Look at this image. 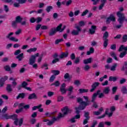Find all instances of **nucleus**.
Masks as SVG:
<instances>
[{
  "label": "nucleus",
  "instance_id": "59",
  "mask_svg": "<svg viewBox=\"0 0 127 127\" xmlns=\"http://www.w3.org/2000/svg\"><path fill=\"white\" fill-rule=\"evenodd\" d=\"M110 49L112 50H116V49H117V45H116V44L111 45Z\"/></svg>",
  "mask_w": 127,
  "mask_h": 127
},
{
  "label": "nucleus",
  "instance_id": "54",
  "mask_svg": "<svg viewBox=\"0 0 127 127\" xmlns=\"http://www.w3.org/2000/svg\"><path fill=\"white\" fill-rule=\"evenodd\" d=\"M36 21V18L34 17H32L30 18V22L31 23H34Z\"/></svg>",
  "mask_w": 127,
  "mask_h": 127
},
{
  "label": "nucleus",
  "instance_id": "10",
  "mask_svg": "<svg viewBox=\"0 0 127 127\" xmlns=\"http://www.w3.org/2000/svg\"><path fill=\"white\" fill-rule=\"evenodd\" d=\"M65 87H66V84L64 83L61 85L60 88V91L62 93V95H64V94H66V93H67V90H66Z\"/></svg>",
  "mask_w": 127,
  "mask_h": 127
},
{
  "label": "nucleus",
  "instance_id": "17",
  "mask_svg": "<svg viewBox=\"0 0 127 127\" xmlns=\"http://www.w3.org/2000/svg\"><path fill=\"white\" fill-rule=\"evenodd\" d=\"M91 63H92V58H89L83 60V64H85V65H87V64H90Z\"/></svg>",
  "mask_w": 127,
  "mask_h": 127
},
{
  "label": "nucleus",
  "instance_id": "55",
  "mask_svg": "<svg viewBox=\"0 0 127 127\" xmlns=\"http://www.w3.org/2000/svg\"><path fill=\"white\" fill-rule=\"evenodd\" d=\"M90 65L86 64L83 67V69L85 71H89V70H90Z\"/></svg>",
  "mask_w": 127,
  "mask_h": 127
},
{
  "label": "nucleus",
  "instance_id": "58",
  "mask_svg": "<svg viewBox=\"0 0 127 127\" xmlns=\"http://www.w3.org/2000/svg\"><path fill=\"white\" fill-rule=\"evenodd\" d=\"M4 10L5 11V12H8V11H9V8H8V6H7V5H4Z\"/></svg>",
  "mask_w": 127,
  "mask_h": 127
},
{
  "label": "nucleus",
  "instance_id": "63",
  "mask_svg": "<svg viewBox=\"0 0 127 127\" xmlns=\"http://www.w3.org/2000/svg\"><path fill=\"white\" fill-rule=\"evenodd\" d=\"M54 95V92L52 91L48 92V97H52V96Z\"/></svg>",
  "mask_w": 127,
  "mask_h": 127
},
{
  "label": "nucleus",
  "instance_id": "56",
  "mask_svg": "<svg viewBox=\"0 0 127 127\" xmlns=\"http://www.w3.org/2000/svg\"><path fill=\"white\" fill-rule=\"evenodd\" d=\"M60 60L59 59H54V60L52 61V64H56L57 62H59Z\"/></svg>",
  "mask_w": 127,
  "mask_h": 127
},
{
  "label": "nucleus",
  "instance_id": "16",
  "mask_svg": "<svg viewBox=\"0 0 127 127\" xmlns=\"http://www.w3.org/2000/svg\"><path fill=\"white\" fill-rule=\"evenodd\" d=\"M28 100H33L37 99V96L35 94V93H33L32 94H31L29 95V97H28Z\"/></svg>",
  "mask_w": 127,
  "mask_h": 127
},
{
  "label": "nucleus",
  "instance_id": "64",
  "mask_svg": "<svg viewBox=\"0 0 127 127\" xmlns=\"http://www.w3.org/2000/svg\"><path fill=\"white\" fill-rule=\"evenodd\" d=\"M37 117V112H34L31 115V118H33V119H34L35 118H36Z\"/></svg>",
  "mask_w": 127,
  "mask_h": 127
},
{
  "label": "nucleus",
  "instance_id": "40",
  "mask_svg": "<svg viewBox=\"0 0 127 127\" xmlns=\"http://www.w3.org/2000/svg\"><path fill=\"white\" fill-rule=\"evenodd\" d=\"M17 23H18L16 21H12V24H11L12 27L13 28H16V27H17Z\"/></svg>",
  "mask_w": 127,
  "mask_h": 127
},
{
  "label": "nucleus",
  "instance_id": "62",
  "mask_svg": "<svg viewBox=\"0 0 127 127\" xmlns=\"http://www.w3.org/2000/svg\"><path fill=\"white\" fill-rule=\"evenodd\" d=\"M97 125H98V121L94 120L92 123V125L91 126V127H95L96 126H97Z\"/></svg>",
  "mask_w": 127,
  "mask_h": 127
},
{
  "label": "nucleus",
  "instance_id": "46",
  "mask_svg": "<svg viewBox=\"0 0 127 127\" xmlns=\"http://www.w3.org/2000/svg\"><path fill=\"white\" fill-rule=\"evenodd\" d=\"M62 41H64V40L63 39H58L55 41V44L57 45L59 44L60 42H62Z\"/></svg>",
  "mask_w": 127,
  "mask_h": 127
},
{
  "label": "nucleus",
  "instance_id": "26",
  "mask_svg": "<svg viewBox=\"0 0 127 127\" xmlns=\"http://www.w3.org/2000/svg\"><path fill=\"white\" fill-rule=\"evenodd\" d=\"M81 61V60H80V57H77L75 59H74V61H73L74 64H80V62Z\"/></svg>",
  "mask_w": 127,
  "mask_h": 127
},
{
  "label": "nucleus",
  "instance_id": "47",
  "mask_svg": "<svg viewBox=\"0 0 127 127\" xmlns=\"http://www.w3.org/2000/svg\"><path fill=\"white\" fill-rule=\"evenodd\" d=\"M57 99H58V102H62V101L64 100V97L61 95H59L58 96Z\"/></svg>",
  "mask_w": 127,
  "mask_h": 127
},
{
  "label": "nucleus",
  "instance_id": "60",
  "mask_svg": "<svg viewBox=\"0 0 127 127\" xmlns=\"http://www.w3.org/2000/svg\"><path fill=\"white\" fill-rule=\"evenodd\" d=\"M10 40H11V41H13L14 42H17L18 41V40L17 39L14 38V37H10Z\"/></svg>",
  "mask_w": 127,
  "mask_h": 127
},
{
  "label": "nucleus",
  "instance_id": "57",
  "mask_svg": "<svg viewBox=\"0 0 127 127\" xmlns=\"http://www.w3.org/2000/svg\"><path fill=\"white\" fill-rule=\"evenodd\" d=\"M74 84L76 85V86H80V85H81V82H80V80H76L74 81Z\"/></svg>",
  "mask_w": 127,
  "mask_h": 127
},
{
  "label": "nucleus",
  "instance_id": "41",
  "mask_svg": "<svg viewBox=\"0 0 127 127\" xmlns=\"http://www.w3.org/2000/svg\"><path fill=\"white\" fill-rule=\"evenodd\" d=\"M118 90V86H114L112 87V94L115 95L116 93H117V91Z\"/></svg>",
  "mask_w": 127,
  "mask_h": 127
},
{
  "label": "nucleus",
  "instance_id": "21",
  "mask_svg": "<svg viewBox=\"0 0 127 127\" xmlns=\"http://www.w3.org/2000/svg\"><path fill=\"white\" fill-rule=\"evenodd\" d=\"M56 32H57V31L55 30V28H53L51 29V31L49 33V35L50 36H53V35H54Z\"/></svg>",
  "mask_w": 127,
  "mask_h": 127
},
{
  "label": "nucleus",
  "instance_id": "36",
  "mask_svg": "<svg viewBox=\"0 0 127 127\" xmlns=\"http://www.w3.org/2000/svg\"><path fill=\"white\" fill-rule=\"evenodd\" d=\"M127 42V35L125 34L122 37V42L123 43H126Z\"/></svg>",
  "mask_w": 127,
  "mask_h": 127
},
{
  "label": "nucleus",
  "instance_id": "27",
  "mask_svg": "<svg viewBox=\"0 0 127 127\" xmlns=\"http://www.w3.org/2000/svg\"><path fill=\"white\" fill-rule=\"evenodd\" d=\"M79 92L80 94H83V93H88L89 92V89L80 88L79 89Z\"/></svg>",
  "mask_w": 127,
  "mask_h": 127
},
{
  "label": "nucleus",
  "instance_id": "25",
  "mask_svg": "<svg viewBox=\"0 0 127 127\" xmlns=\"http://www.w3.org/2000/svg\"><path fill=\"white\" fill-rule=\"evenodd\" d=\"M16 59H18V61H22V59H23V53H21L18 55L16 57Z\"/></svg>",
  "mask_w": 127,
  "mask_h": 127
},
{
  "label": "nucleus",
  "instance_id": "49",
  "mask_svg": "<svg viewBox=\"0 0 127 127\" xmlns=\"http://www.w3.org/2000/svg\"><path fill=\"white\" fill-rule=\"evenodd\" d=\"M45 67H46L45 68V70H48L49 68H48V64H47V63H45L44 64L41 66V68L42 69H43V68Z\"/></svg>",
  "mask_w": 127,
  "mask_h": 127
},
{
  "label": "nucleus",
  "instance_id": "11",
  "mask_svg": "<svg viewBox=\"0 0 127 127\" xmlns=\"http://www.w3.org/2000/svg\"><path fill=\"white\" fill-rule=\"evenodd\" d=\"M60 118L58 116L57 117H54L53 118L52 121L49 120V121L47 123V126H52L53 124H54V122L59 121Z\"/></svg>",
  "mask_w": 127,
  "mask_h": 127
},
{
  "label": "nucleus",
  "instance_id": "37",
  "mask_svg": "<svg viewBox=\"0 0 127 127\" xmlns=\"http://www.w3.org/2000/svg\"><path fill=\"white\" fill-rule=\"evenodd\" d=\"M42 107V105L40 104L38 106H35L32 108V111H36L37 109H40Z\"/></svg>",
  "mask_w": 127,
  "mask_h": 127
},
{
  "label": "nucleus",
  "instance_id": "48",
  "mask_svg": "<svg viewBox=\"0 0 127 127\" xmlns=\"http://www.w3.org/2000/svg\"><path fill=\"white\" fill-rule=\"evenodd\" d=\"M89 115H90V113L88 112H85L84 114V117H85L86 119L90 120V116H89Z\"/></svg>",
  "mask_w": 127,
  "mask_h": 127
},
{
  "label": "nucleus",
  "instance_id": "12",
  "mask_svg": "<svg viewBox=\"0 0 127 127\" xmlns=\"http://www.w3.org/2000/svg\"><path fill=\"white\" fill-rule=\"evenodd\" d=\"M97 29V26L96 25H92L91 28L89 30V32L90 34L93 35V34L96 33V30Z\"/></svg>",
  "mask_w": 127,
  "mask_h": 127
},
{
  "label": "nucleus",
  "instance_id": "8",
  "mask_svg": "<svg viewBox=\"0 0 127 127\" xmlns=\"http://www.w3.org/2000/svg\"><path fill=\"white\" fill-rule=\"evenodd\" d=\"M111 21H116V17H115V16L113 14H110V16L107 18L106 22L107 24H110Z\"/></svg>",
  "mask_w": 127,
  "mask_h": 127
},
{
  "label": "nucleus",
  "instance_id": "38",
  "mask_svg": "<svg viewBox=\"0 0 127 127\" xmlns=\"http://www.w3.org/2000/svg\"><path fill=\"white\" fill-rule=\"evenodd\" d=\"M97 96H98L95 93L93 94L92 96L91 97V102H94L96 100V98H97Z\"/></svg>",
  "mask_w": 127,
  "mask_h": 127
},
{
  "label": "nucleus",
  "instance_id": "19",
  "mask_svg": "<svg viewBox=\"0 0 127 127\" xmlns=\"http://www.w3.org/2000/svg\"><path fill=\"white\" fill-rule=\"evenodd\" d=\"M6 90L7 93H11L12 92V88H11V84H8L6 87Z\"/></svg>",
  "mask_w": 127,
  "mask_h": 127
},
{
  "label": "nucleus",
  "instance_id": "44",
  "mask_svg": "<svg viewBox=\"0 0 127 127\" xmlns=\"http://www.w3.org/2000/svg\"><path fill=\"white\" fill-rule=\"evenodd\" d=\"M4 69L7 72H9L11 71L10 66H9V65H6L5 66H4Z\"/></svg>",
  "mask_w": 127,
  "mask_h": 127
},
{
  "label": "nucleus",
  "instance_id": "1",
  "mask_svg": "<svg viewBox=\"0 0 127 127\" xmlns=\"http://www.w3.org/2000/svg\"><path fill=\"white\" fill-rule=\"evenodd\" d=\"M84 100L86 101L82 102V105L84 106H79L78 107H75V114L76 115L74 116V117L71 118L69 120V122L71 124H74L76 122V120H79V119H81V115H80V111H83V110H85L86 109V107L90 105V101H89V97L88 96H83Z\"/></svg>",
  "mask_w": 127,
  "mask_h": 127
},
{
  "label": "nucleus",
  "instance_id": "35",
  "mask_svg": "<svg viewBox=\"0 0 127 127\" xmlns=\"http://www.w3.org/2000/svg\"><path fill=\"white\" fill-rule=\"evenodd\" d=\"M52 73L54 74L55 76H57V75H59L60 74V71L58 70H52Z\"/></svg>",
  "mask_w": 127,
  "mask_h": 127
},
{
  "label": "nucleus",
  "instance_id": "2",
  "mask_svg": "<svg viewBox=\"0 0 127 127\" xmlns=\"http://www.w3.org/2000/svg\"><path fill=\"white\" fill-rule=\"evenodd\" d=\"M78 25L77 24H75V27L76 29V30H73L71 32L72 35H79V33L82 31V29H81L80 27H82V26H84L85 25V22L84 21H80L79 22Z\"/></svg>",
  "mask_w": 127,
  "mask_h": 127
},
{
  "label": "nucleus",
  "instance_id": "42",
  "mask_svg": "<svg viewBox=\"0 0 127 127\" xmlns=\"http://www.w3.org/2000/svg\"><path fill=\"white\" fill-rule=\"evenodd\" d=\"M64 79H67L69 81L71 80V78H70V75L68 73H66L64 75Z\"/></svg>",
  "mask_w": 127,
  "mask_h": 127
},
{
  "label": "nucleus",
  "instance_id": "15",
  "mask_svg": "<svg viewBox=\"0 0 127 127\" xmlns=\"http://www.w3.org/2000/svg\"><path fill=\"white\" fill-rule=\"evenodd\" d=\"M23 107V109H25V110H28L30 108V106L29 105H24V103H21L19 104V107Z\"/></svg>",
  "mask_w": 127,
  "mask_h": 127
},
{
  "label": "nucleus",
  "instance_id": "50",
  "mask_svg": "<svg viewBox=\"0 0 127 127\" xmlns=\"http://www.w3.org/2000/svg\"><path fill=\"white\" fill-rule=\"evenodd\" d=\"M73 1L72 0H68L66 2V6H69L72 4Z\"/></svg>",
  "mask_w": 127,
  "mask_h": 127
},
{
  "label": "nucleus",
  "instance_id": "28",
  "mask_svg": "<svg viewBox=\"0 0 127 127\" xmlns=\"http://www.w3.org/2000/svg\"><path fill=\"white\" fill-rule=\"evenodd\" d=\"M18 23H21L22 18L20 16H17L15 18V20Z\"/></svg>",
  "mask_w": 127,
  "mask_h": 127
},
{
  "label": "nucleus",
  "instance_id": "53",
  "mask_svg": "<svg viewBox=\"0 0 127 127\" xmlns=\"http://www.w3.org/2000/svg\"><path fill=\"white\" fill-rule=\"evenodd\" d=\"M88 12H89V10L85 9L81 14V16H85V15H87Z\"/></svg>",
  "mask_w": 127,
  "mask_h": 127
},
{
  "label": "nucleus",
  "instance_id": "39",
  "mask_svg": "<svg viewBox=\"0 0 127 127\" xmlns=\"http://www.w3.org/2000/svg\"><path fill=\"white\" fill-rule=\"evenodd\" d=\"M77 103H80V104L81 105V107H84V105H83V99H82V98L79 97L77 99Z\"/></svg>",
  "mask_w": 127,
  "mask_h": 127
},
{
  "label": "nucleus",
  "instance_id": "24",
  "mask_svg": "<svg viewBox=\"0 0 127 127\" xmlns=\"http://www.w3.org/2000/svg\"><path fill=\"white\" fill-rule=\"evenodd\" d=\"M25 98V93H19L18 96L16 97L17 100H18V99H24Z\"/></svg>",
  "mask_w": 127,
  "mask_h": 127
},
{
  "label": "nucleus",
  "instance_id": "6",
  "mask_svg": "<svg viewBox=\"0 0 127 127\" xmlns=\"http://www.w3.org/2000/svg\"><path fill=\"white\" fill-rule=\"evenodd\" d=\"M122 11H124V7H121L119 8V11L117 13V15L120 22L125 19V14L122 13Z\"/></svg>",
  "mask_w": 127,
  "mask_h": 127
},
{
  "label": "nucleus",
  "instance_id": "31",
  "mask_svg": "<svg viewBox=\"0 0 127 127\" xmlns=\"http://www.w3.org/2000/svg\"><path fill=\"white\" fill-rule=\"evenodd\" d=\"M37 51V48H30V49H28L27 50V52L28 53H31V52H35Z\"/></svg>",
  "mask_w": 127,
  "mask_h": 127
},
{
  "label": "nucleus",
  "instance_id": "52",
  "mask_svg": "<svg viewBox=\"0 0 127 127\" xmlns=\"http://www.w3.org/2000/svg\"><path fill=\"white\" fill-rule=\"evenodd\" d=\"M30 123H31V125H35V123H36V119L35 118L30 119Z\"/></svg>",
  "mask_w": 127,
  "mask_h": 127
},
{
  "label": "nucleus",
  "instance_id": "22",
  "mask_svg": "<svg viewBox=\"0 0 127 127\" xmlns=\"http://www.w3.org/2000/svg\"><path fill=\"white\" fill-rule=\"evenodd\" d=\"M95 52V49L93 47H91L89 49V51L86 52V55H91V54H93Z\"/></svg>",
  "mask_w": 127,
  "mask_h": 127
},
{
  "label": "nucleus",
  "instance_id": "23",
  "mask_svg": "<svg viewBox=\"0 0 127 127\" xmlns=\"http://www.w3.org/2000/svg\"><path fill=\"white\" fill-rule=\"evenodd\" d=\"M103 93L105 95H108L110 93V87L107 86L103 89Z\"/></svg>",
  "mask_w": 127,
  "mask_h": 127
},
{
  "label": "nucleus",
  "instance_id": "51",
  "mask_svg": "<svg viewBox=\"0 0 127 127\" xmlns=\"http://www.w3.org/2000/svg\"><path fill=\"white\" fill-rule=\"evenodd\" d=\"M70 59L71 60H75L76 59V55H75V53H72L71 55H70Z\"/></svg>",
  "mask_w": 127,
  "mask_h": 127
},
{
  "label": "nucleus",
  "instance_id": "43",
  "mask_svg": "<svg viewBox=\"0 0 127 127\" xmlns=\"http://www.w3.org/2000/svg\"><path fill=\"white\" fill-rule=\"evenodd\" d=\"M121 91L122 92L123 94H127V87L123 86L121 89Z\"/></svg>",
  "mask_w": 127,
  "mask_h": 127
},
{
  "label": "nucleus",
  "instance_id": "33",
  "mask_svg": "<svg viewBox=\"0 0 127 127\" xmlns=\"http://www.w3.org/2000/svg\"><path fill=\"white\" fill-rule=\"evenodd\" d=\"M10 81H13V82H12V84L13 85V87L14 88H15V86H16V85H17V83L16 82H15V79H13V78L12 77H10L9 78Z\"/></svg>",
  "mask_w": 127,
  "mask_h": 127
},
{
  "label": "nucleus",
  "instance_id": "13",
  "mask_svg": "<svg viewBox=\"0 0 127 127\" xmlns=\"http://www.w3.org/2000/svg\"><path fill=\"white\" fill-rule=\"evenodd\" d=\"M8 79L7 76H5L0 79V87H3L4 85V82Z\"/></svg>",
  "mask_w": 127,
  "mask_h": 127
},
{
  "label": "nucleus",
  "instance_id": "5",
  "mask_svg": "<svg viewBox=\"0 0 127 127\" xmlns=\"http://www.w3.org/2000/svg\"><path fill=\"white\" fill-rule=\"evenodd\" d=\"M62 112H64V114H62V113H61L59 114L58 117L60 119H62V118H64V117H65V116H66V115H68V114H71V113H72V110L69 109V108L67 106L64 107V109L62 110Z\"/></svg>",
  "mask_w": 127,
  "mask_h": 127
},
{
  "label": "nucleus",
  "instance_id": "7",
  "mask_svg": "<svg viewBox=\"0 0 127 127\" xmlns=\"http://www.w3.org/2000/svg\"><path fill=\"white\" fill-rule=\"evenodd\" d=\"M109 37V32L108 31H106L104 34H103V39L104 40V43H103V46L105 48H106L107 46H108V42L109 41V40L108 39Z\"/></svg>",
  "mask_w": 127,
  "mask_h": 127
},
{
  "label": "nucleus",
  "instance_id": "32",
  "mask_svg": "<svg viewBox=\"0 0 127 127\" xmlns=\"http://www.w3.org/2000/svg\"><path fill=\"white\" fill-rule=\"evenodd\" d=\"M52 9H53V6H51V5L47 6L46 8V10L47 12H48V13H49L50 11H51V10H52Z\"/></svg>",
  "mask_w": 127,
  "mask_h": 127
},
{
  "label": "nucleus",
  "instance_id": "29",
  "mask_svg": "<svg viewBox=\"0 0 127 127\" xmlns=\"http://www.w3.org/2000/svg\"><path fill=\"white\" fill-rule=\"evenodd\" d=\"M63 25L62 24H60L59 25H58L57 27V28H55L56 31H57V32L58 31H59L60 32H62L61 30H62Z\"/></svg>",
  "mask_w": 127,
  "mask_h": 127
},
{
  "label": "nucleus",
  "instance_id": "34",
  "mask_svg": "<svg viewBox=\"0 0 127 127\" xmlns=\"http://www.w3.org/2000/svg\"><path fill=\"white\" fill-rule=\"evenodd\" d=\"M117 66H118V64L117 63L114 64L110 68L111 71H116V68H117Z\"/></svg>",
  "mask_w": 127,
  "mask_h": 127
},
{
  "label": "nucleus",
  "instance_id": "61",
  "mask_svg": "<svg viewBox=\"0 0 127 127\" xmlns=\"http://www.w3.org/2000/svg\"><path fill=\"white\" fill-rule=\"evenodd\" d=\"M37 23H39L42 21V17H38L36 19Z\"/></svg>",
  "mask_w": 127,
  "mask_h": 127
},
{
  "label": "nucleus",
  "instance_id": "9",
  "mask_svg": "<svg viewBox=\"0 0 127 127\" xmlns=\"http://www.w3.org/2000/svg\"><path fill=\"white\" fill-rule=\"evenodd\" d=\"M99 86H100V82H94L91 85V89L89 90V92H90V93H93V92H94V91H95V90H96V89H97V88H98Z\"/></svg>",
  "mask_w": 127,
  "mask_h": 127
},
{
  "label": "nucleus",
  "instance_id": "3",
  "mask_svg": "<svg viewBox=\"0 0 127 127\" xmlns=\"http://www.w3.org/2000/svg\"><path fill=\"white\" fill-rule=\"evenodd\" d=\"M10 120H12V121H14L13 124L15 126H19V127H21L23 124V118H20L18 120L17 115L16 114L10 115Z\"/></svg>",
  "mask_w": 127,
  "mask_h": 127
},
{
  "label": "nucleus",
  "instance_id": "18",
  "mask_svg": "<svg viewBox=\"0 0 127 127\" xmlns=\"http://www.w3.org/2000/svg\"><path fill=\"white\" fill-rule=\"evenodd\" d=\"M35 57L34 56H31V58L29 59V64L33 65L35 63Z\"/></svg>",
  "mask_w": 127,
  "mask_h": 127
},
{
  "label": "nucleus",
  "instance_id": "45",
  "mask_svg": "<svg viewBox=\"0 0 127 127\" xmlns=\"http://www.w3.org/2000/svg\"><path fill=\"white\" fill-rule=\"evenodd\" d=\"M21 85H22V88H24V89H25L27 86H28V83L26 81H23Z\"/></svg>",
  "mask_w": 127,
  "mask_h": 127
},
{
  "label": "nucleus",
  "instance_id": "30",
  "mask_svg": "<svg viewBox=\"0 0 127 127\" xmlns=\"http://www.w3.org/2000/svg\"><path fill=\"white\" fill-rule=\"evenodd\" d=\"M51 86H55L56 87H59L60 86V82L57 80L54 83H53L51 84Z\"/></svg>",
  "mask_w": 127,
  "mask_h": 127
},
{
  "label": "nucleus",
  "instance_id": "14",
  "mask_svg": "<svg viewBox=\"0 0 127 127\" xmlns=\"http://www.w3.org/2000/svg\"><path fill=\"white\" fill-rule=\"evenodd\" d=\"M69 55V52H62L61 54L59 56L60 59H63L64 58H67Z\"/></svg>",
  "mask_w": 127,
  "mask_h": 127
},
{
  "label": "nucleus",
  "instance_id": "20",
  "mask_svg": "<svg viewBox=\"0 0 127 127\" xmlns=\"http://www.w3.org/2000/svg\"><path fill=\"white\" fill-rule=\"evenodd\" d=\"M118 80V77L116 76H109V78L108 79V81L109 82H116Z\"/></svg>",
  "mask_w": 127,
  "mask_h": 127
},
{
  "label": "nucleus",
  "instance_id": "4",
  "mask_svg": "<svg viewBox=\"0 0 127 127\" xmlns=\"http://www.w3.org/2000/svg\"><path fill=\"white\" fill-rule=\"evenodd\" d=\"M118 51L119 52H121L119 55L120 58H124L127 54V46H125L124 45H121Z\"/></svg>",
  "mask_w": 127,
  "mask_h": 127
}]
</instances>
